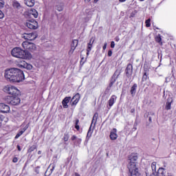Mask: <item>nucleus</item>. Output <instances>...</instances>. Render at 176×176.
I'll return each mask as SVG.
<instances>
[{
	"mask_svg": "<svg viewBox=\"0 0 176 176\" xmlns=\"http://www.w3.org/2000/svg\"><path fill=\"white\" fill-rule=\"evenodd\" d=\"M93 134V130L91 129V126H90L87 134V137H86V141H89V140H90V138H91V135Z\"/></svg>",
	"mask_w": 176,
	"mask_h": 176,
	"instance_id": "nucleus-19",
	"label": "nucleus"
},
{
	"mask_svg": "<svg viewBox=\"0 0 176 176\" xmlns=\"http://www.w3.org/2000/svg\"><path fill=\"white\" fill-rule=\"evenodd\" d=\"M63 140H64L65 142H67V141H68V140H69V135L68 133H65Z\"/></svg>",
	"mask_w": 176,
	"mask_h": 176,
	"instance_id": "nucleus-29",
	"label": "nucleus"
},
{
	"mask_svg": "<svg viewBox=\"0 0 176 176\" xmlns=\"http://www.w3.org/2000/svg\"><path fill=\"white\" fill-rule=\"evenodd\" d=\"M75 176H80V175H79V173H76Z\"/></svg>",
	"mask_w": 176,
	"mask_h": 176,
	"instance_id": "nucleus-56",
	"label": "nucleus"
},
{
	"mask_svg": "<svg viewBox=\"0 0 176 176\" xmlns=\"http://www.w3.org/2000/svg\"><path fill=\"white\" fill-rule=\"evenodd\" d=\"M25 131L23 130L19 131L15 136V140H17L21 135H23V133H24Z\"/></svg>",
	"mask_w": 176,
	"mask_h": 176,
	"instance_id": "nucleus-28",
	"label": "nucleus"
},
{
	"mask_svg": "<svg viewBox=\"0 0 176 176\" xmlns=\"http://www.w3.org/2000/svg\"><path fill=\"white\" fill-rule=\"evenodd\" d=\"M16 148L19 152L21 151V147L20 146V145H17Z\"/></svg>",
	"mask_w": 176,
	"mask_h": 176,
	"instance_id": "nucleus-52",
	"label": "nucleus"
},
{
	"mask_svg": "<svg viewBox=\"0 0 176 176\" xmlns=\"http://www.w3.org/2000/svg\"><path fill=\"white\" fill-rule=\"evenodd\" d=\"M100 0H94V3H97Z\"/></svg>",
	"mask_w": 176,
	"mask_h": 176,
	"instance_id": "nucleus-55",
	"label": "nucleus"
},
{
	"mask_svg": "<svg viewBox=\"0 0 176 176\" xmlns=\"http://www.w3.org/2000/svg\"><path fill=\"white\" fill-rule=\"evenodd\" d=\"M71 140L72 141H75V140H78V138L76 137V135H74L73 136H72Z\"/></svg>",
	"mask_w": 176,
	"mask_h": 176,
	"instance_id": "nucleus-41",
	"label": "nucleus"
},
{
	"mask_svg": "<svg viewBox=\"0 0 176 176\" xmlns=\"http://www.w3.org/2000/svg\"><path fill=\"white\" fill-rule=\"evenodd\" d=\"M71 101V97H65L62 101V105L63 108L67 109L68 108V104Z\"/></svg>",
	"mask_w": 176,
	"mask_h": 176,
	"instance_id": "nucleus-13",
	"label": "nucleus"
},
{
	"mask_svg": "<svg viewBox=\"0 0 176 176\" xmlns=\"http://www.w3.org/2000/svg\"><path fill=\"white\" fill-rule=\"evenodd\" d=\"M115 41H116V42H119V41H120V38H119V36H116L115 38Z\"/></svg>",
	"mask_w": 176,
	"mask_h": 176,
	"instance_id": "nucleus-50",
	"label": "nucleus"
},
{
	"mask_svg": "<svg viewBox=\"0 0 176 176\" xmlns=\"http://www.w3.org/2000/svg\"><path fill=\"white\" fill-rule=\"evenodd\" d=\"M76 142H77V144H78V145H80V142H82V139L77 138Z\"/></svg>",
	"mask_w": 176,
	"mask_h": 176,
	"instance_id": "nucleus-44",
	"label": "nucleus"
},
{
	"mask_svg": "<svg viewBox=\"0 0 176 176\" xmlns=\"http://www.w3.org/2000/svg\"><path fill=\"white\" fill-rule=\"evenodd\" d=\"M171 104H173V98H169L167 99L165 107V109H166V111H170V109H171Z\"/></svg>",
	"mask_w": 176,
	"mask_h": 176,
	"instance_id": "nucleus-15",
	"label": "nucleus"
},
{
	"mask_svg": "<svg viewBox=\"0 0 176 176\" xmlns=\"http://www.w3.org/2000/svg\"><path fill=\"white\" fill-rule=\"evenodd\" d=\"M107 43H104V45L102 47L103 50H105L107 49Z\"/></svg>",
	"mask_w": 176,
	"mask_h": 176,
	"instance_id": "nucleus-49",
	"label": "nucleus"
},
{
	"mask_svg": "<svg viewBox=\"0 0 176 176\" xmlns=\"http://www.w3.org/2000/svg\"><path fill=\"white\" fill-rule=\"evenodd\" d=\"M140 2H144V1H145V0H140Z\"/></svg>",
	"mask_w": 176,
	"mask_h": 176,
	"instance_id": "nucleus-61",
	"label": "nucleus"
},
{
	"mask_svg": "<svg viewBox=\"0 0 176 176\" xmlns=\"http://www.w3.org/2000/svg\"><path fill=\"white\" fill-rule=\"evenodd\" d=\"M137 87H138L137 84H134L131 87V96H135V93L137 91Z\"/></svg>",
	"mask_w": 176,
	"mask_h": 176,
	"instance_id": "nucleus-20",
	"label": "nucleus"
},
{
	"mask_svg": "<svg viewBox=\"0 0 176 176\" xmlns=\"http://www.w3.org/2000/svg\"><path fill=\"white\" fill-rule=\"evenodd\" d=\"M108 56H109V57H111V56H112V51L109 50L108 52Z\"/></svg>",
	"mask_w": 176,
	"mask_h": 176,
	"instance_id": "nucleus-51",
	"label": "nucleus"
},
{
	"mask_svg": "<svg viewBox=\"0 0 176 176\" xmlns=\"http://www.w3.org/2000/svg\"><path fill=\"white\" fill-rule=\"evenodd\" d=\"M146 176H157V172H153L152 170H146Z\"/></svg>",
	"mask_w": 176,
	"mask_h": 176,
	"instance_id": "nucleus-24",
	"label": "nucleus"
},
{
	"mask_svg": "<svg viewBox=\"0 0 176 176\" xmlns=\"http://www.w3.org/2000/svg\"><path fill=\"white\" fill-rule=\"evenodd\" d=\"M21 45L25 50H34L35 49V44L28 41L23 42Z\"/></svg>",
	"mask_w": 176,
	"mask_h": 176,
	"instance_id": "nucleus-9",
	"label": "nucleus"
},
{
	"mask_svg": "<svg viewBox=\"0 0 176 176\" xmlns=\"http://www.w3.org/2000/svg\"><path fill=\"white\" fill-rule=\"evenodd\" d=\"M111 49H113L115 47V41L111 42Z\"/></svg>",
	"mask_w": 176,
	"mask_h": 176,
	"instance_id": "nucleus-42",
	"label": "nucleus"
},
{
	"mask_svg": "<svg viewBox=\"0 0 176 176\" xmlns=\"http://www.w3.org/2000/svg\"><path fill=\"white\" fill-rule=\"evenodd\" d=\"M131 113H134V112H135V109H131Z\"/></svg>",
	"mask_w": 176,
	"mask_h": 176,
	"instance_id": "nucleus-53",
	"label": "nucleus"
},
{
	"mask_svg": "<svg viewBox=\"0 0 176 176\" xmlns=\"http://www.w3.org/2000/svg\"><path fill=\"white\" fill-rule=\"evenodd\" d=\"M94 41H96V37H91L88 45H93V43H94Z\"/></svg>",
	"mask_w": 176,
	"mask_h": 176,
	"instance_id": "nucleus-34",
	"label": "nucleus"
},
{
	"mask_svg": "<svg viewBox=\"0 0 176 176\" xmlns=\"http://www.w3.org/2000/svg\"><path fill=\"white\" fill-rule=\"evenodd\" d=\"M137 160H138V156L135 154H131L129 156L128 168L129 170V176H140V170L137 166Z\"/></svg>",
	"mask_w": 176,
	"mask_h": 176,
	"instance_id": "nucleus-2",
	"label": "nucleus"
},
{
	"mask_svg": "<svg viewBox=\"0 0 176 176\" xmlns=\"http://www.w3.org/2000/svg\"><path fill=\"white\" fill-rule=\"evenodd\" d=\"M5 78L12 83H20L25 79L24 72L18 68H11L5 72Z\"/></svg>",
	"mask_w": 176,
	"mask_h": 176,
	"instance_id": "nucleus-1",
	"label": "nucleus"
},
{
	"mask_svg": "<svg viewBox=\"0 0 176 176\" xmlns=\"http://www.w3.org/2000/svg\"><path fill=\"white\" fill-rule=\"evenodd\" d=\"M10 111V107L5 104V103H0V112L2 113H8Z\"/></svg>",
	"mask_w": 176,
	"mask_h": 176,
	"instance_id": "nucleus-11",
	"label": "nucleus"
},
{
	"mask_svg": "<svg viewBox=\"0 0 176 176\" xmlns=\"http://www.w3.org/2000/svg\"><path fill=\"white\" fill-rule=\"evenodd\" d=\"M116 98H117L116 96L112 95L110 99L109 100L108 102H109V107H110V108L113 107V104H115V102L116 101Z\"/></svg>",
	"mask_w": 176,
	"mask_h": 176,
	"instance_id": "nucleus-14",
	"label": "nucleus"
},
{
	"mask_svg": "<svg viewBox=\"0 0 176 176\" xmlns=\"http://www.w3.org/2000/svg\"><path fill=\"white\" fill-rule=\"evenodd\" d=\"M120 74H122V71L119 69L116 70V72L110 78V82L109 84V86L106 89L104 93H107L108 91H109V90H111V87L113 86V85L115 84V82H116V80H118V78H119V76H120Z\"/></svg>",
	"mask_w": 176,
	"mask_h": 176,
	"instance_id": "nucleus-5",
	"label": "nucleus"
},
{
	"mask_svg": "<svg viewBox=\"0 0 176 176\" xmlns=\"http://www.w3.org/2000/svg\"><path fill=\"white\" fill-rule=\"evenodd\" d=\"M22 38L26 39L27 41H35L38 38L36 33H25L23 34Z\"/></svg>",
	"mask_w": 176,
	"mask_h": 176,
	"instance_id": "nucleus-8",
	"label": "nucleus"
},
{
	"mask_svg": "<svg viewBox=\"0 0 176 176\" xmlns=\"http://www.w3.org/2000/svg\"><path fill=\"white\" fill-rule=\"evenodd\" d=\"M148 122H150V123H152V117L148 118Z\"/></svg>",
	"mask_w": 176,
	"mask_h": 176,
	"instance_id": "nucleus-54",
	"label": "nucleus"
},
{
	"mask_svg": "<svg viewBox=\"0 0 176 176\" xmlns=\"http://www.w3.org/2000/svg\"><path fill=\"white\" fill-rule=\"evenodd\" d=\"M26 69H32V65L27 63L26 67H25Z\"/></svg>",
	"mask_w": 176,
	"mask_h": 176,
	"instance_id": "nucleus-36",
	"label": "nucleus"
},
{
	"mask_svg": "<svg viewBox=\"0 0 176 176\" xmlns=\"http://www.w3.org/2000/svg\"><path fill=\"white\" fill-rule=\"evenodd\" d=\"M87 2H90L91 0H85Z\"/></svg>",
	"mask_w": 176,
	"mask_h": 176,
	"instance_id": "nucleus-60",
	"label": "nucleus"
},
{
	"mask_svg": "<svg viewBox=\"0 0 176 176\" xmlns=\"http://www.w3.org/2000/svg\"><path fill=\"white\" fill-rule=\"evenodd\" d=\"M78 124H79V120H76V124H75V129H76V130H79L80 129Z\"/></svg>",
	"mask_w": 176,
	"mask_h": 176,
	"instance_id": "nucleus-35",
	"label": "nucleus"
},
{
	"mask_svg": "<svg viewBox=\"0 0 176 176\" xmlns=\"http://www.w3.org/2000/svg\"><path fill=\"white\" fill-rule=\"evenodd\" d=\"M154 173H156V162H153L151 164V170Z\"/></svg>",
	"mask_w": 176,
	"mask_h": 176,
	"instance_id": "nucleus-27",
	"label": "nucleus"
},
{
	"mask_svg": "<svg viewBox=\"0 0 176 176\" xmlns=\"http://www.w3.org/2000/svg\"><path fill=\"white\" fill-rule=\"evenodd\" d=\"M2 122H3V119H2V116H0V127L2 126Z\"/></svg>",
	"mask_w": 176,
	"mask_h": 176,
	"instance_id": "nucleus-47",
	"label": "nucleus"
},
{
	"mask_svg": "<svg viewBox=\"0 0 176 176\" xmlns=\"http://www.w3.org/2000/svg\"><path fill=\"white\" fill-rule=\"evenodd\" d=\"M79 100H80V94L79 93H77L72 98V105H76L79 102Z\"/></svg>",
	"mask_w": 176,
	"mask_h": 176,
	"instance_id": "nucleus-12",
	"label": "nucleus"
},
{
	"mask_svg": "<svg viewBox=\"0 0 176 176\" xmlns=\"http://www.w3.org/2000/svg\"><path fill=\"white\" fill-rule=\"evenodd\" d=\"M24 2L29 8H32L35 5V0H24Z\"/></svg>",
	"mask_w": 176,
	"mask_h": 176,
	"instance_id": "nucleus-18",
	"label": "nucleus"
},
{
	"mask_svg": "<svg viewBox=\"0 0 176 176\" xmlns=\"http://www.w3.org/2000/svg\"><path fill=\"white\" fill-rule=\"evenodd\" d=\"M3 91L10 96H20V90L14 86L7 85L3 88Z\"/></svg>",
	"mask_w": 176,
	"mask_h": 176,
	"instance_id": "nucleus-6",
	"label": "nucleus"
},
{
	"mask_svg": "<svg viewBox=\"0 0 176 176\" xmlns=\"http://www.w3.org/2000/svg\"><path fill=\"white\" fill-rule=\"evenodd\" d=\"M12 6L14 9H17L18 10L21 8V5H20V3H19L17 1H14L12 2Z\"/></svg>",
	"mask_w": 176,
	"mask_h": 176,
	"instance_id": "nucleus-21",
	"label": "nucleus"
},
{
	"mask_svg": "<svg viewBox=\"0 0 176 176\" xmlns=\"http://www.w3.org/2000/svg\"><path fill=\"white\" fill-rule=\"evenodd\" d=\"M71 49H72V52L74 53V52H75V50L76 49V46L73 47V46L72 45V48H71Z\"/></svg>",
	"mask_w": 176,
	"mask_h": 176,
	"instance_id": "nucleus-48",
	"label": "nucleus"
},
{
	"mask_svg": "<svg viewBox=\"0 0 176 176\" xmlns=\"http://www.w3.org/2000/svg\"><path fill=\"white\" fill-rule=\"evenodd\" d=\"M98 119V113H95L92 118L91 124L90 125L91 127L93 126V123H94V127H96V124H97Z\"/></svg>",
	"mask_w": 176,
	"mask_h": 176,
	"instance_id": "nucleus-16",
	"label": "nucleus"
},
{
	"mask_svg": "<svg viewBox=\"0 0 176 176\" xmlns=\"http://www.w3.org/2000/svg\"><path fill=\"white\" fill-rule=\"evenodd\" d=\"M78 40H73L72 43V46L77 47H78Z\"/></svg>",
	"mask_w": 176,
	"mask_h": 176,
	"instance_id": "nucleus-31",
	"label": "nucleus"
},
{
	"mask_svg": "<svg viewBox=\"0 0 176 176\" xmlns=\"http://www.w3.org/2000/svg\"><path fill=\"white\" fill-rule=\"evenodd\" d=\"M36 149V145H32L28 150V152H34Z\"/></svg>",
	"mask_w": 176,
	"mask_h": 176,
	"instance_id": "nucleus-30",
	"label": "nucleus"
},
{
	"mask_svg": "<svg viewBox=\"0 0 176 176\" xmlns=\"http://www.w3.org/2000/svg\"><path fill=\"white\" fill-rule=\"evenodd\" d=\"M69 53H74L72 52V49L71 48V50H69Z\"/></svg>",
	"mask_w": 176,
	"mask_h": 176,
	"instance_id": "nucleus-59",
	"label": "nucleus"
},
{
	"mask_svg": "<svg viewBox=\"0 0 176 176\" xmlns=\"http://www.w3.org/2000/svg\"><path fill=\"white\" fill-rule=\"evenodd\" d=\"M5 17V14L2 12V10H0V19H2Z\"/></svg>",
	"mask_w": 176,
	"mask_h": 176,
	"instance_id": "nucleus-39",
	"label": "nucleus"
},
{
	"mask_svg": "<svg viewBox=\"0 0 176 176\" xmlns=\"http://www.w3.org/2000/svg\"><path fill=\"white\" fill-rule=\"evenodd\" d=\"M155 41L158 43H160L162 42V37L160 36V35H158V36L155 38Z\"/></svg>",
	"mask_w": 176,
	"mask_h": 176,
	"instance_id": "nucleus-33",
	"label": "nucleus"
},
{
	"mask_svg": "<svg viewBox=\"0 0 176 176\" xmlns=\"http://www.w3.org/2000/svg\"><path fill=\"white\" fill-rule=\"evenodd\" d=\"M29 126H30V124H28L23 129V131L25 132L26 130L28 129Z\"/></svg>",
	"mask_w": 176,
	"mask_h": 176,
	"instance_id": "nucleus-43",
	"label": "nucleus"
},
{
	"mask_svg": "<svg viewBox=\"0 0 176 176\" xmlns=\"http://www.w3.org/2000/svg\"><path fill=\"white\" fill-rule=\"evenodd\" d=\"M19 95L8 96L4 98L7 104L10 105H19L21 102V99L19 97Z\"/></svg>",
	"mask_w": 176,
	"mask_h": 176,
	"instance_id": "nucleus-4",
	"label": "nucleus"
},
{
	"mask_svg": "<svg viewBox=\"0 0 176 176\" xmlns=\"http://www.w3.org/2000/svg\"><path fill=\"white\" fill-rule=\"evenodd\" d=\"M13 163H17L19 162V159L17 157H14L12 160Z\"/></svg>",
	"mask_w": 176,
	"mask_h": 176,
	"instance_id": "nucleus-45",
	"label": "nucleus"
},
{
	"mask_svg": "<svg viewBox=\"0 0 176 176\" xmlns=\"http://www.w3.org/2000/svg\"><path fill=\"white\" fill-rule=\"evenodd\" d=\"M56 9L58 10V12H63V10H64V4L60 3L57 5L56 6Z\"/></svg>",
	"mask_w": 176,
	"mask_h": 176,
	"instance_id": "nucleus-23",
	"label": "nucleus"
},
{
	"mask_svg": "<svg viewBox=\"0 0 176 176\" xmlns=\"http://www.w3.org/2000/svg\"><path fill=\"white\" fill-rule=\"evenodd\" d=\"M30 14H32V16H34V19H36L38 15V11H36V10L32 9V8L30 10Z\"/></svg>",
	"mask_w": 176,
	"mask_h": 176,
	"instance_id": "nucleus-22",
	"label": "nucleus"
},
{
	"mask_svg": "<svg viewBox=\"0 0 176 176\" xmlns=\"http://www.w3.org/2000/svg\"><path fill=\"white\" fill-rule=\"evenodd\" d=\"M92 47H93V45L87 44V57H89V53L91 52Z\"/></svg>",
	"mask_w": 176,
	"mask_h": 176,
	"instance_id": "nucleus-25",
	"label": "nucleus"
},
{
	"mask_svg": "<svg viewBox=\"0 0 176 176\" xmlns=\"http://www.w3.org/2000/svg\"><path fill=\"white\" fill-rule=\"evenodd\" d=\"M26 27L30 30H38L39 25H38V22L35 21V19H30L26 21L25 23Z\"/></svg>",
	"mask_w": 176,
	"mask_h": 176,
	"instance_id": "nucleus-7",
	"label": "nucleus"
},
{
	"mask_svg": "<svg viewBox=\"0 0 176 176\" xmlns=\"http://www.w3.org/2000/svg\"><path fill=\"white\" fill-rule=\"evenodd\" d=\"M11 54L13 57H16V58H22L23 60H30L32 58V55L31 53L28 51L23 50L20 47H15L12 50Z\"/></svg>",
	"mask_w": 176,
	"mask_h": 176,
	"instance_id": "nucleus-3",
	"label": "nucleus"
},
{
	"mask_svg": "<svg viewBox=\"0 0 176 176\" xmlns=\"http://www.w3.org/2000/svg\"><path fill=\"white\" fill-rule=\"evenodd\" d=\"M146 78H148V76H146V72L144 73L143 77H142V81L144 82V80H146Z\"/></svg>",
	"mask_w": 176,
	"mask_h": 176,
	"instance_id": "nucleus-38",
	"label": "nucleus"
},
{
	"mask_svg": "<svg viewBox=\"0 0 176 176\" xmlns=\"http://www.w3.org/2000/svg\"><path fill=\"white\" fill-rule=\"evenodd\" d=\"M34 171L36 172V173L39 174V166L35 168Z\"/></svg>",
	"mask_w": 176,
	"mask_h": 176,
	"instance_id": "nucleus-46",
	"label": "nucleus"
},
{
	"mask_svg": "<svg viewBox=\"0 0 176 176\" xmlns=\"http://www.w3.org/2000/svg\"><path fill=\"white\" fill-rule=\"evenodd\" d=\"M120 2H126V0H119Z\"/></svg>",
	"mask_w": 176,
	"mask_h": 176,
	"instance_id": "nucleus-58",
	"label": "nucleus"
},
{
	"mask_svg": "<svg viewBox=\"0 0 176 176\" xmlns=\"http://www.w3.org/2000/svg\"><path fill=\"white\" fill-rule=\"evenodd\" d=\"M125 74L127 76V78H131L133 75V65L128 64L126 69H125Z\"/></svg>",
	"mask_w": 176,
	"mask_h": 176,
	"instance_id": "nucleus-10",
	"label": "nucleus"
},
{
	"mask_svg": "<svg viewBox=\"0 0 176 176\" xmlns=\"http://www.w3.org/2000/svg\"><path fill=\"white\" fill-rule=\"evenodd\" d=\"M4 6H5V2H3V1L1 2L0 1V9H3Z\"/></svg>",
	"mask_w": 176,
	"mask_h": 176,
	"instance_id": "nucleus-40",
	"label": "nucleus"
},
{
	"mask_svg": "<svg viewBox=\"0 0 176 176\" xmlns=\"http://www.w3.org/2000/svg\"><path fill=\"white\" fill-rule=\"evenodd\" d=\"M41 153H42V151H38V155H41Z\"/></svg>",
	"mask_w": 176,
	"mask_h": 176,
	"instance_id": "nucleus-57",
	"label": "nucleus"
},
{
	"mask_svg": "<svg viewBox=\"0 0 176 176\" xmlns=\"http://www.w3.org/2000/svg\"><path fill=\"white\" fill-rule=\"evenodd\" d=\"M116 129H113V131L110 133V139L112 141H115L118 138V134L116 133Z\"/></svg>",
	"mask_w": 176,
	"mask_h": 176,
	"instance_id": "nucleus-17",
	"label": "nucleus"
},
{
	"mask_svg": "<svg viewBox=\"0 0 176 176\" xmlns=\"http://www.w3.org/2000/svg\"><path fill=\"white\" fill-rule=\"evenodd\" d=\"M146 27H151V19H148L146 21Z\"/></svg>",
	"mask_w": 176,
	"mask_h": 176,
	"instance_id": "nucleus-32",
	"label": "nucleus"
},
{
	"mask_svg": "<svg viewBox=\"0 0 176 176\" xmlns=\"http://www.w3.org/2000/svg\"><path fill=\"white\" fill-rule=\"evenodd\" d=\"M54 168H56V166L53 165L52 168L50 169L51 172L50 173L49 175H52V174L53 173V171H54Z\"/></svg>",
	"mask_w": 176,
	"mask_h": 176,
	"instance_id": "nucleus-37",
	"label": "nucleus"
},
{
	"mask_svg": "<svg viewBox=\"0 0 176 176\" xmlns=\"http://www.w3.org/2000/svg\"><path fill=\"white\" fill-rule=\"evenodd\" d=\"M26 66L27 62H25V60H22L20 63L18 64V67H19V68H25Z\"/></svg>",
	"mask_w": 176,
	"mask_h": 176,
	"instance_id": "nucleus-26",
	"label": "nucleus"
}]
</instances>
